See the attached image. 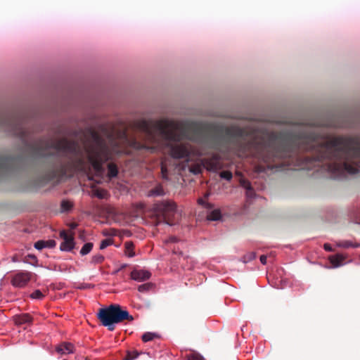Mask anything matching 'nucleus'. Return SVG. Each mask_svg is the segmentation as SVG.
Masks as SVG:
<instances>
[{
    "label": "nucleus",
    "instance_id": "obj_2",
    "mask_svg": "<svg viewBox=\"0 0 360 360\" xmlns=\"http://www.w3.org/2000/svg\"><path fill=\"white\" fill-rule=\"evenodd\" d=\"M0 129L20 138L32 157L48 160L49 166L45 173L46 181L59 180L69 172H87L90 170L78 141L67 138L56 141H51L46 138L31 141L27 120L22 113L0 111Z\"/></svg>",
    "mask_w": 360,
    "mask_h": 360
},
{
    "label": "nucleus",
    "instance_id": "obj_5",
    "mask_svg": "<svg viewBox=\"0 0 360 360\" xmlns=\"http://www.w3.org/2000/svg\"><path fill=\"white\" fill-rule=\"evenodd\" d=\"M20 157L0 154V178L13 169L20 161Z\"/></svg>",
    "mask_w": 360,
    "mask_h": 360
},
{
    "label": "nucleus",
    "instance_id": "obj_20",
    "mask_svg": "<svg viewBox=\"0 0 360 360\" xmlns=\"http://www.w3.org/2000/svg\"><path fill=\"white\" fill-rule=\"evenodd\" d=\"M202 170V165L200 164H193L191 165L189 167V171L194 174H200Z\"/></svg>",
    "mask_w": 360,
    "mask_h": 360
},
{
    "label": "nucleus",
    "instance_id": "obj_18",
    "mask_svg": "<svg viewBox=\"0 0 360 360\" xmlns=\"http://www.w3.org/2000/svg\"><path fill=\"white\" fill-rule=\"evenodd\" d=\"M93 248L92 243H85L80 250V254L82 255H86L89 254Z\"/></svg>",
    "mask_w": 360,
    "mask_h": 360
},
{
    "label": "nucleus",
    "instance_id": "obj_7",
    "mask_svg": "<svg viewBox=\"0 0 360 360\" xmlns=\"http://www.w3.org/2000/svg\"><path fill=\"white\" fill-rule=\"evenodd\" d=\"M204 167L209 171L217 172L223 168L221 162V156L219 154H213L210 158L202 160Z\"/></svg>",
    "mask_w": 360,
    "mask_h": 360
},
{
    "label": "nucleus",
    "instance_id": "obj_34",
    "mask_svg": "<svg viewBox=\"0 0 360 360\" xmlns=\"http://www.w3.org/2000/svg\"><path fill=\"white\" fill-rule=\"evenodd\" d=\"M260 262L262 264H266V259H267V257L266 255H261L260 256Z\"/></svg>",
    "mask_w": 360,
    "mask_h": 360
},
{
    "label": "nucleus",
    "instance_id": "obj_10",
    "mask_svg": "<svg viewBox=\"0 0 360 360\" xmlns=\"http://www.w3.org/2000/svg\"><path fill=\"white\" fill-rule=\"evenodd\" d=\"M75 347L72 343L63 342L56 347V350L58 354H68L73 353Z\"/></svg>",
    "mask_w": 360,
    "mask_h": 360
},
{
    "label": "nucleus",
    "instance_id": "obj_32",
    "mask_svg": "<svg viewBox=\"0 0 360 360\" xmlns=\"http://www.w3.org/2000/svg\"><path fill=\"white\" fill-rule=\"evenodd\" d=\"M161 174H162V179H168L167 169V167L163 163H162V165H161Z\"/></svg>",
    "mask_w": 360,
    "mask_h": 360
},
{
    "label": "nucleus",
    "instance_id": "obj_42",
    "mask_svg": "<svg viewBox=\"0 0 360 360\" xmlns=\"http://www.w3.org/2000/svg\"><path fill=\"white\" fill-rule=\"evenodd\" d=\"M236 174L237 175H240V172H236Z\"/></svg>",
    "mask_w": 360,
    "mask_h": 360
},
{
    "label": "nucleus",
    "instance_id": "obj_16",
    "mask_svg": "<svg viewBox=\"0 0 360 360\" xmlns=\"http://www.w3.org/2000/svg\"><path fill=\"white\" fill-rule=\"evenodd\" d=\"M125 248V254L129 257H132L135 255V252H134V245L132 242L127 241L124 243Z\"/></svg>",
    "mask_w": 360,
    "mask_h": 360
},
{
    "label": "nucleus",
    "instance_id": "obj_33",
    "mask_svg": "<svg viewBox=\"0 0 360 360\" xmlns=\"http://www.w3.org/2000/svg\"><path fill=\"white\" fill-rule=\"evenodd\" d=\"M324 250L328 252L333 251V248L331 245L328 243H325L323 245Z\"/></svg>",
    "mask_w": 360,
    "mask_h": 360
},
{
    "label": "nucleus",
    "instance_id": "obj_19",
    "mask_svg": "<svg viewBox=\"0 0 360 360\" xmlns=\"http://www.w3.org/2000/svg\"><path fill=\"white\" fill-rule=\"evenodd\" d=\"M158 335L156 333L147 332V333H145L142 335L141 339L143 342H146L151 341L154 338H158Z\"/></svg>",
    "mask_w": 360,
    "mask_h": 360
},
{
    "label": "nucleus",
    "instance_id": "obj_11",
    "mask_svg": "<svg viewBox=\"0 0 360 360\" xmlns=\"http://www.w3.org/2000/svg\"><path fill=\"white\" fill-rule=\"evenodd\" d=\"M14 322L16 325L29 323L32 321V318L29 314H22L13 316Z\"/></svg>",
    "mask_w": 360,
    "mask_h": 360
},
{
    "label": "nucleus",
    "instance_id": "obj_13",
    "mask_svg": "<svg viewBox=\"0 0 360 360\" xmlns=\"http://www.w3.org/2000/svg\"><path fill=\"white\" fill-rule=\"evenodd\" d=\"M108 174L107 176L109 179L115 178L118 174V167L117 165L112 162H110L107 165Z\"/></svg>",
    "mask_w": 360,
    "mask_h": 360
},
{
    "label": "nucleus",
    "instance_id": "obj_37",
    "mask_svg": "<svg viewBox=\"0 0 360 360\" xmlns=\"http://www.w3.org/2000/svg\"><path fill=\"white\" fill-rule=\"evenodd\" d=\"M198 203L200 205L204 204V200L202 198H199L198 200Z\"/></svg>",
    "mask_w": 360,
    "mask_h": 360
},
{
    "label": "nucleus",
    "instance_id": "obj_35",
    "mask_svg": "<svg viewBox=\"0 0 360 360\" xmlns=\"http://www.w3.org/2000/svg\"><path fill=\"white\" fill-rule=\"evenodd\" d=\"M78 224L77 223H71L70 224V229L73 230L77 227Z\"/></svg>",
    "mask_w": 360,
    "mask_h": 360
},
{
    "label": "nucleus",
    "instance_id": "obj_38",
    "mask_svg": "<svg viewBox=\"0 0 360 360\" xmlns=\"http://www.w3.org/2000/svg\"><path fill=\"white\" fill-rule=\"evenodd\" d=\"M283 165H272V166H269V167H271V168H274V167H276V168H278V167H281Z\"/></svg>",
    "mask_w": 360,
    "mask_h": 360
},
{
    "label": "nucleus",
    "instance_id": "obj_14",
    "mask_svg": "<svg viewBox=\"0 0 360 360\" xmlns=\"http://www.w3.org/2000/svg\"><path fill=\"white\" fill-rule=\"evenodd\" d=\"M345 257L342 255L337 254L329 257V260L334 267H338L342 264Z\"/></svg>",
    "mask_w": 360,
    "mask_h": 360
},
{
    "label": "nucleus",
    "instance_id": "obj_24",
    "mask_svg": "<svg viewBox=\"0 0 360 360\" xmlns=\"http://www.w3.org/2000/svg\"><path fill=\"white\" fill-rule=\"evenodd\" d=\"M240 184L243 187H244L248 191V193H250L251 192L253 191L251 184L249 181L244 179H241L240 181Z\"/></svg>",
    "mask_w": 360,
    "mask_h": 360
},
{
    "label": "nucleus",
    "instance_id": "obj_15",
    "mask_svg": "<svg viewBox=\"0 0 360 360\" xmlns=\"http://www.w3.org/2000/svg\"><path fill=\"white\" fill-rule=\"evenodd\" d=\"M165 195V191L162 186V185L159 184L156 186L155 188L150 189L148 192L147 195L148 197H157V196H162Z\"/></svg>",
    "mask_w": 360,
    "mask_h": 360
},
{
    "label": "nucleus",
    "instance_id": "obj_36",
    "mask_svg": "<svg viewBox=\"0 0 360 360\" xmlns=\"http://www.w3.org/2000/svg\"><path fill=\"white\" fill-rule=\"evenodd\" d=\"M176 241V238L175 237H170L167 242H170V243H175Z\"/></svg>",
    "mask_w": 360,
    "mask_h": 360
},
{
    "label": "nucleus",
    "instance_id": "obj_23",
    "mask_svg": "<svg viewBox=\"0 0 360 360\" xmlns=\"http://www.w3.org/2000/svg\"><path fill=\"white\" fill-rule=\"evenodd\" d=\"M187 360H204V358L197 352H191L186 355Z\"/></svg>",
    "mask_w": 360,
    "mask_h": 360
},
{
    "label": "nucleus",
    "instance_id": "obj_39",
    "mask_svg": "<svg viewBox=\"0 0 360 360\" xmlns=\"http://www.w3.org/2000/svg\"><path fill=\"white\" fill-rule=\"evenodd\" d=\"M255 257V254L254 252H252L250 254V259H254Z\"/></svg>",
    "mask_w": 360,
    "mask_h": 360
},
{
    "label": "nucleus",
    "instance_id": "obj_28",
    "mask_svg": "<svg viewBox=\"0 0 360 360\" xmlns=\"http://www.w3.org/2000/svg\"><path fill=\"white\" fill-rule=\"evenodd\" d=\"M94 195L100 199H104L107 197V192L105 190L97 189L95 191Z\"/></svg>",
    "mask_w": 360,
    "mask_h": 360
},
{
    "label": "nucleus",
    "instance_id": "obj_22",
    "mask_svg": "<svg viewBox=\"0 0 360 360\" xmlns=\"http://www.w3.org/2000/svg\"><path fill=\"white\" fill-rule=\"evenodd\" d=\"M140 353L136 350L128 351L124 360H134L139 356Z\"/></svg>",
    "mask_w": 360,
    "mask_h": 360
},
{
    "label": "nucleus",
    "instance_id": "obj_21",
    "mask_svg": "<svg viewBox=\"0 0 360 360\" xmlns=\"http://www.w3.org/2000/svg\"><path fill=\"white\" fill-rule=\"evenodd\" d=\"M337 245L338 247L344 248H348L350 247H354V248L359 247V245L353 244L351 241H349V240L340 241L337 243Z\"/></svg>",
    "mask_w": 360,
    "mask_h": 360
},
{
    "label": "nucleus",
    "instance_id": "obj_4",
    "mask_svg": "<svg viewBox=\"0 0 360 360\" xmlns=\"http://www.w3.org/2000/svg\"><path fill=\"white\" fill-rule=\"evenodd\" d=\"M153 214L156 219V225L164 222L170 226L174 224L176 219V206L170 200L157 202L153 207Z\"/></svg>",
    "mask_w": 360,
    "mask_h": 360
},
{
    "label": "nucleus",
    "instance_id": "obj_40",
    "mask_svg": "<svg viewBox=\"0 0 360 360\" xmlns=\"http://www.w3.org/2000/svg\"><path fill=\"white\" fill-rule=\"evenodd\" d=\"M28 257H30V259H36V257H35V256H34V255H28Z\"/></svg>",
    "mask_w": 360,
    "mask_h": 360
},
{
    "label": "nucleus",
    "instance_id": "obj_12",
    "mask_svg": "<svg viewBox=\"0 0 360 360\" xmlns=\"http://www.w3.org/2000/svg\"><path fill=\"white\" fill-rule=\"evenodd\" d=\"M56 245V242L54 240H38L34 245V248L39 250H41L44 248H52Z\"/></svg>",
    "mask_w": 360,
    "mask_h": 360
},
{
    "label": "nucleus",
    "instance_id": "obj_29",
    "mask_svg": "<svg viewBox=\"0 0 360 360\" xmlns=\"http://www.w3.org/2000/svg\"><path fill=\"white\" fill-rule=\"evenodd\" d=\"M112 242H113L112 240L110 238H107V239L103 240L100 245V249L103 250V249L106 248L108 246L112 245Z\"/></svg>",
    "mask_w": 360,
    "mask_h": 360
},
{
    "label": "nucleus",
    "instance_id": "obj_17",
    "mask_svg": "<svg viewBox=\"0 0 360 360\" xmlns=\"http://www.w3.org/2000/svg\"><path fill=\"white\" fill-rule=\"evenodd\" d=\"M221 216L219 210H214L207 214V219L209 221H217L221 218Z\"/></svg>",
    "mask_w": 360,
    "mask_h": 360
},
{
    "label": "nucleus",
    "instance_id": "obj_31",
    "mask_svg": "<svg viewBox=\"0 0 360 360\" xmlns=\"http://www.w3.org/2000/svg\"><path fill=\"white\" fill-rule=\"evenodd\" d=\"M72 204L69 201L63 200L61 202V208L64 211H68L71 209Z\"/></svg>",
    "mask_w": 360,
    "mask_h": 360
},
{
    "label": "nucleus",
    "instance_id": "obj_30",
    "mask_svg": "<svg viewBox=\"0 0 360 360\" xmlns=\"http://www.w3.org/2000/svg\"><path fill=\"white\" fill-rule=\"evenodd\" d=\"M30 297L32 299L41 300L44 297V295L39 290H36L31 294Z\"/></svg>",
    "mask_w": 360,
    "mask_h": 360
},
{
    "label": "nucleus",
    "instance_id": "obj_25",
    "mask_svg": "<svg viewBox=\"0 0 360 360\" xmlns=\"http://www.w3.org/2000/svg\"><path fill=\"white\" fill-rule=\"evenodd\" d=\"M153 286V283H146L140 285L138 287V290L141 292H145L148 291L150 289H151Z\"/></svg>",
    "mask_w": 360,
    "mask_h": 360
},
{
    "label": "nucleus",
    "instance_id": "obj_6",
    "mask_svg": "<svg viewBox=\"0 0 360 360\" xmlns=\"http://www.w3.org/2000/svg\"><path fill=\"white\" fill-rule=\"evenodd\" d=\"M33 274L30 271H22L15 274L11 279V284L15 288H24L30 282Z\"/></svg>",
    "mask_w": 360,
    "mask_h": 360
},
{
    "label": "nucleus",
    "instance_id": "obj_1",
    "mask_svg": "<svg viewBox=\"0 0 360 360\" xmlns=\"http://www.w3.org/2000/svg\"><path fill=\"white\" fill-rule=\"evenodd\" d=\"M133 130L142 134L144 142L128 135V127L118 128L112 122L101 124L98 129H88L92 142L86 147L87 158L96 173L104 172L103 164L112 160L113 153H128L129 149L155 152L165 142L171 156L176 159L188 158L192 146L181 143L187 139L204 144L209 148L220 150L231 146L238 154V126L198 121L139 120L130 124Z\"/></svg>",
    "mask_w": 360,
    "mask_h": 360
},
{
    "label": "nucleus",
    "instance_id": "obj_9",
    "mask_svg": "<svg viewBox=\"0 0 360 360\" xmlns=\"http://www.w3.org/2000/svg\"><path fill=\"white\" fill-rule=\"evenodd\" d=\"M150 276L151 274L148 271L144 269H134L131 273V278L139 282L148 279Z\"/></svg>",
    "mask_w": 360,
    "mask_h": 360
},
{
    "label": "nucleus",
    "instance_id": "obj_26",
    "mask_svg": "<svg viewBox=\"0 0 360 360\" xmlns=\"http://www.w3.org/2000/svg\"><path fill=\"white\" fill-rule=\"evenodd\" d=\"M104 261V257L102 255H96L92 257L91 262L94 264H101Z\"/></svg>",
    "mask_w": 360,
    "mask_h": 360
},
{
    "label": "nucleus",
    "instance_id": "obj_41",
    "mask_svg": "<svg viewBox=\"0 0 360 360\" xmlns=\"http://www.w3.org/2000/svg\"><path fill=\"white\" fill-rule=\"evenodd\" d=\"M13 261L15 262L16 261V258L13 257Z\"/></svg>",
    "mask_w": 360,
    "mask_h": 360
},
{
    "label": "nucleus",
    "instance_id": "obj_27",
    "mask_svg": "<svg viewBox=\"0 0 360 360\" xmlns=\"http://www.w3.org/2000/svg\"><path fill=\"white\" fill-rule=\"evenodd\" d=\"M221 178L224 179L227 181L231 180L233 174L230 171H223L219 174Z\"/></svg>",
    "mask_w": 360,
    "mask_h": 360
},
{
    "label": "nucleus",
    "instance_id": "obj_43",
    "mask_svg": "<svg viewBox=\"0 0 360 360\" xmlns=\"http://www.w3.org/2000/svg\"><path fill=\"white\" fill-rule=\"evenodd\" d=\"M359 223L360 224V221Z\"/></svg>",
    "mask_w": 360,
    "mask_h": 360
},
{
    "label": "nucleus",
    "instance_id": "obj_8",
    "mask_svg": "<svg viewBox=\"0 0 360 360\" xmlns=\"http://www.w3.org/2000/svg\"><path fill=\"white\" fill-rule=\"evenodd\" d=\"M60 237L63 240L60 246V250L71 251L75 247L74 233L63 230L60 232Z\"/></svg>",
    "mask_w": 360,
    "mask_h": 360
},
{
    "label": "nucleus",
    "instance_id": "obj_3",
    "mask_svg": "<svg viewBox=\"0 0 360 360\" xmlns=\"http://www.w3.org/2000/svg\"><path fill=\"white\" fill-rule=\"evenodd\" d=\"M98 319L102 325L107 326L108 330H114V324L121 323L124 320L131 321L134 317L127 310H124L119 304H113L101 308L98 312Z\"/></svg>",
    "mask_w": 360,
    "mask_h": 360
}]
</instances>
